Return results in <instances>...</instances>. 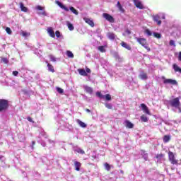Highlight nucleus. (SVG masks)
Returning a JSON list of instances; mask_svg holds the SVG:
<instances>
[{
    "label": "nucleus",
    "mask_w": 181,
    "mask_h": 181,
    "mask_svg": "<svg viewBox=\"0 0 181 181\" xmlns=\"http://www.w3.org/2000/svg\"><path fill=\"white\" fill-rule=\"evenodd\" d=\"M9 107V103L7 100L1 99L0 100V112H5Z\"/></svg>",
    "instance_id": "obj_1"
},
{
    "label": "nucleus",
    "mask_w": 181,
    "mask_h": 181,
    "mask_svg": "<svg viewBox=\"0 0 181 181\" xmlns=\"http://www.w3.org/2000/svg\"><path fill=\"white\" fill-rule=\"evenodd\" d=\"M135 39L136 42L139 43V45H141L143 47L147 49V52H151V48L149 47V45L148 44V42H146V39L141 37H136Z\"/></svg>",
    "instance_id": "obj_2"
},
{
    "label": "nucleus",
    "mask_w": 181,
    "mask_h": 181,
    "mask_svg": "<svg viewBox=\"0 0 181 181\" xmlns=\"http://www.w3.org/2000/svg\"><path fill=\"white\" fill-rule=\"evenodd\" d=\"M164 84H171V86H177V81L175 79H166L165 76H162Z\"/></svg>",
    "instance_id": "obj_3"
},
{
    "label": "nucleus",
    "mask_w": 181,
    "mask_h": 181,
    "mask_svg": "<svg viewBox=\"0 0 181 181\" xmlns=\"http://www.w3.org/2000/svg\"><path fill=\"white\" fill-rule=\"evenodd\" d=\"M168 158L172 165H177V160L175 159V154H173V152L172 151L168 152Z\"/></svg>",
    "instance_id": "obj_4"
},
{
    "label": "nucleus",
    "mask_w": 181,
    "mask_h": 181,
    "mask_svg": "<svg viewBox=\"0 0 181 181\" xmlns=\"http://www.w3.org/2000/svg\"><path fill=\"white\" fill-rule=\"evenodd\" d=\"M96 95L97 97H99V98L106 100V101H110L111 100V95L110 94L103 95L101 94V92H96Z\"/></svg>",
    "instance_id": "obj_5"
},
{
    "label": "nucleus",
    "mask_w": 181,
    "mask_h": 181,
    "mask_svg": "<svg viewBox=\"0 0 181 181\" xmlns=\"http://www.w3.org/2000/svg\"><path fill=\"white\" fill-rule=\"evenodd\" d=\"M170 104L171 107H175L177 108L179 105H180V100H179V98H176L170 101Z\"/></svg>",
    "instance_id": "obj_6"
},
{
    "label": "nucleus",
    "mask_w": 181,
    "mask_h": 181,
    "mask_svg": "<svg viewBox=\"0 0 181 181\" xmlns=\"http://www.w3.org/2000/svg\"><path fill=\"white\" fill-rule=\"evenodd\" d=\"M140 107L144 114H146V115H151V111H149V108L146 105H145V103H141Z\"/></svg>",
    "instance_id": "obj_7"
},
{
    "label": "nucleus",
    "mask_w": 181,
    "mask_h": 181,
    "mask_svg": "<svg viewBox=\"0 0 181 181\" xmlns=\"http://www.w3.org/2000/svg\"><path fill=\"white\" fill-rule=\"evenodd\" d=\"M103 18H105V19H106V21H108V22H110V23H114L115 22V19L114 17H112V16L107 13H104L103 14Z\"/></svg>",
    "instance_id": "obj_8"
},
{
    "label": "nucleus",
    "mask_w": 181,
    "mask_h": 181,
    "mask_svg": "<svg viewBox=\"0 0 181 181\" xmlns=\"http://www.w3.org/2000/svg\"><path fill=\"white\" fill-rule=\"evenodd\" d=\"M133 2L136 8H138L139 9H145V7L144 6V4H142L141 0H133Z\"/></svg>",
    "instance_id": "obj_9"
},
{
    "label": "nucleus",
    "mask_w": 181,
    "mask_h": 181,
    "mask_svg": "<svg viewBox=\"0 0 181 181\" xmlns=\"http://www.w3.org/2000/svg\"><path fill=\"white\" fill-rule=\"evenodd\" d=\"M19 73H20V76L22 77L23 78H25L26 81V73H28V69L25 67H22L21 69H19Z\"/></svg>",
    "instance_id": "obj_10"
},
{
    "label": "nucleus",
    "mask_w": 181,
    "mask_h": 181,
    "mask_svg": "<svg viewBox=\"0 0 181 181\" xmlns=\"http://www.w3.org/2000/svg\"><path fill=\"white\" fill-rule=\"evenodd\" d=\"M139 78L143 81L148 80V74L145 73L144 71H140Z\"/></svg>",
    "instance_id": "obj_11"
},
{
    "label": "nucleus",
    "mask_w": 181,
    "mask_h": 181,
    "mask_svg": "<svg viewBox=\"0 0 181 181\" xmlns=\"http://www.w3.org/2000/svg\"><path fill=\"white\" fill-rule=\"evenodd\" d=\"M57 5H58V6H59V8H61V9H64V11H65V12H69V9L63 4V3L57 1H56Z\"/></svg>",
    "instance_id": "obj_12"
},
{
    "label": "nucleus",
    "mask_w": 181,
    "mask_h": 181,
    "mask_svg": "<svg viewBox=\"0 0 181 181\" xmlns=\"http://www.w3.org/2000/svg\"><path fill=\"white\" fill-rule=\"evenodd\" d=\"M57 5H58V6H59V8H61V9H64V11H65V12H69V9L63 4V3L57 1H56Z\"/></svg>",
    "instance_id": "obj_13"
},
{
    "label": "nucleus",
    "mask_w": 181,
    "mask_h": 181,
    "mask_svg": "<svg viewBox=\"0 0 181 181\" xmlns=\"http://www.w3.org/2000/svg\"><path fill=\"white\" fill-rule=\"evenodd\" d=\"M83 21L86 22V23H88V25L91 26V28H94V21H93V20H91L87 17H84Z\"/></svg>",
    "instance_id": "obj_14"
},
{
    "label": "nucleus",
    "mask_w": 181,
    "mask_h": 181,
    "mask_svg": "<svg viewBox=\"0 0 181 181\" xmlns=\"http://www.w3.org/2000/svg\"><path fill=\"white\" fill-rule=\"evenodd\" d=\"M83 89L85 90L86 93H87L88 94H90L91 95V94H93V88L87 86V85H84L83 86Z\"/></svg>",
    "instance_id": "obj_15"
},
{
    "label": "nucleus",
    "mask_w": 181,
    "mask_h": 181,
    "mask_svg": "<svg viewBox=\"0 0 181 181\" xmlns=\"http://www.w3.org/2000/svg\"><path fill=\"white\" fill-rule=\"evenodd\" d=\"M74 152H76L77 153H81V155H84V153H86L84 150L81 149V148H79L78 146H74Z\"/></svg>",
    "instance_id": "obj_16"
},
{
    "label": "nucleus",
    "mask_w": 181,
    "mask_h": 181,
    "mask_svg": "<svg viewBox=\"0 0 181 181\" xmlns=\"http://www.w3.org/2000/svg\"><path fill=\"white\" fill-rule=\"evenodd\" d=\"M47 30L48 35H49L51 37H53V38L56 37V35H54V31L53 30V29H52L51 27L48 28L47 29Z\"/></svg>",
    "instance_id": "obj_17"
},
{
    "label": "nucleus",
    "mask_w": 181,
    "mask_h": 181,
    "mask_svg": "<svg viewBox=\"0 0 181 181\" xmlns=\"http://www.w3.org/2000/svg\"><path fill=\"white\" fill-rule=\"evenodd\" d=\"M74 165L75 166V170H76L77 172H80V168H81V163L78 161H75L74 163Z\"/></svg>",
    "instance_id": "obj_18"
},
{
    "label": "nucleus",
    "mask_w": 181,
    "mask_h": 181,
    "mask_svg": "<svg viewBox=\"0 0 181 181\" xmlns=\"http://www.w3.org/2000/svg\"><path fill=\"white\" fill-rule=\"evenodd\" d=\"M76 122L81 128H87V124L84 123L83 121L78 119H76Z\"/></svg>",
    "instance_id": "obj_19"
},
{
    "label": "nucleus",
    "mask_w": 181,
    "mask_h": 181,
    "mask_svg": "<svg viewBox=\"0 0 181 181\" xmlns=\"http://www.w3.org/2000/svg\"><path fill=\"white\" fill-rule=\"evenodd\" d=\"M124 125L126 128L132 129L134 128V124H132L129 120H125L124 121Z\"/></svg>",
    "instance_id": "obj_20"
},
{
    "label": "nucleus",
    "mask_w": 181,
    "mask_h": 181,
    "mask_svg": "<svg viewBox=\"0 0 181 181\" xmlns=\"http://www.w3.org/2000/svg\"><path fill=\"white\" fill-rule=\"evenodd\" d=\"M173 69L175 71V73H180L181 74V68L177 66V64H174L173 65Z\"/></svg>",
    "instance_id": "obj_21"
},
{
    "label": "nucleus",
    "mask_w": 181,
    "mask_h": 181,
    "mask_svg": "<svg viewBox=\"0 0 181 181\" xmlns=\"http://www.w3.org/2000/svg\"><path fill=\"white\" fill-rule=\"evenodd\" d=\"M78 72L79 73L80 76H83V77L88 76V74H87L86 70H84L83 69H78Z\"/></svg>",
    "instance_id": "obj_22"
},
{
    "label": "nucleus",
    "mask_w": 181,
    "mask_h": 181,
    "mask_svg": "<svg viewBox=\"0 0 181 181\" xmlns=\"http://www.w3.org/2000/svg\"><path fill=\"white\" fill-rule=\"evenodd\" d=\"M107 36L108 39H110V40H115V37H117V35H115V34H114V33H108L107 34Z\"/></svg>",
    "instance_id": "obj_23"
},
{
    "label": "nucleus",
    "mask_w": 181,
    "mask_h": 181,
    "mask_svg": "<svg viewBox=\"0 0 181 181\" xmlns=\"http://www.w3.org/2000/svg\"><path fill=\"white\" fill-rule=\"evenodd\" d=\"M19 5L22 12H28V8H26L22 2H20Z\"/></svg>",
    "instance_id": "obj_24"
},
{
    "label": "nucleus",
    "mask_w": 181,
    "mask_h": 181,
    "mask_svg": "<svg viewBox=\"0 0 181 181\" xmlns=\"http://www.w3.org/2000/svg\"><path fill=\"white\" fill-rule=\"evenodd\" d=\"M164 144H168L170 141V135H165L163 138Z\"/></svg>",
    "instance_id": "obj_25"
},
{
    "label": "nucleus",
    "mask_w": 181,
    "mask_h": 181,
    "mask_svg": "<svg viewBox=\"0 0 181 181\" xmlns=\"http://www.w3.org/2000/svg\"><path fill=\"white\" fill-rule=\"evenodd\" d=\"M121 45L122 46V47H124V49H127V50H131V46L127 44L125 42H122Z\"/></svg>",
    "instance_id": "obj_26"
},
{
    "label": "nucleus",
    "mask_w": 181,
    "mask_h": 181,
    "mask_svg": "<svg viewBox=\"0 0 181 181\" xmlns=\"http://www.w3.org/2000/svg\"><path fill=\"white\" fill-rule=\"evenodd\" d=\"M66 26L69 30H74V26L71 23L70 21H66Z\"/></svg>",
    "instance_id": "obj_27"
},
{
    "label": "nucleus",
    "mask_w": 181,
    "mask_h": 181,
    "mask_svg": "<svg viewBox=\"0 0 181 181\" xmlns=\"http://www.w3.org/2000/svg\"><path fill=\"white\" fill-rule=\"evenodd\" d=\"M117 7L118 8L119 11H120V12L124 13L125 10H124V8H122V6L121 5V3H119V1L117 2Z\"/></svg>",
    "instance_id": "obj_28"
},
{
    "label": "nucleus",
    "mask_w": 181,
    "mask_h": 181,
    "mask_svg": "<svg viewBox=\"0 0 181 181\" xmlns=\"http://www.w3.org/2000/svg\"><path fill=\"white\" fill-rule=\"evenodd\" d=\"M140 119L142 122H148V118L145 115H143L141 116Z\"/></svg>",
    "instance_id": "obj_29"
},
{
    "label": "nucleus",
    "mask_w": 181,
    "mask_h": 181,
    "mask_svg": "<svg viewBox=\"0 0 181 181\" xmlns=\"http://www.w3.org/2000/svg\"><path fill=\"white\" fill-rule=\"evenodd\" d=\"M152 18L154 22H156L157 25H159V15L153 16Z\"/></svg>",
    "instance_id": "obj_30"
},
{
    "label": "nucleus",
    "mask_w": 181,
    "mask_h": 181,
    "mask_svg": "<svg viewBox=\"0 0 181 181\" xmlns=\"http://www.w3.org/2000/svg\"><path fill=\"white\" fill-rule=\"evenodd\" d=\"M66 56L69 59H74V54L71 51H66Z\"/></svg>",
    "instance_id": "obj_31"
},
{
    "label": "nucleus",
    "mask_w": 181,
    "mask_h": 181,
    "mask_svg": "<svg viewBox=\"0 0 181 181\" xmlns=\"http://www.w3.org/2000/svg\"><path fill=\"white\" fill-rule=\"evenodd\" d=\"M47 68L49 71H51L52 73H54V67H53L52 64L47 63Z\"/></svg>",
    "instance_id": "obj_32"
},
{
    "label": "nucleus",
    "mask_w": 181,
    "mask_h": 181,
    "mask_svg": "<svg viewBox=\"0 0 181 181\" xmlns=\"http://www.w3.org/2000/svg\"><path fill=\"white\" fill-rule=\"evenodd\" d=\"M69 11L74 13V15H78V11H77V10H76L73 6L69 7Z\"/></svg>",
    "instance_id": "obj_33"
},
{
    "label": "nucleus",
    "mask_w": 181,
    "mask_h": 181,
    "mask_svg": "<svg viewBox=\"0 0 181 181\" xmlns=\"http://www.w3.org/2000/svg\"><path fill=\"white\" fill-rule=\"evenodd\" d=\"M141 155L145 160H148V153L144 151H141Z\"/></svg>",
    "instance_id": "obj_34"
},
{
    "label": "nucleus",
    "mask_w": 181,
    "mask_h": 181,
    "mask_svg": "<svg viewBox=\"0 0 181 181\" xmlns=\"http://www.w3.org/2000/svg\"><path fill=\"white\" fill-rule=\"evenodd\" d=\"M98 49L99 52H101V53H105V46H99Z\"/></svg>",
    "instance_id": "obj_35"
},
{
    "label": "nucleus",
    "mask_w": 181,
    "mask_h": 181,
    "mask_svg": "<svg viewBox=\"0 0 181 181\" xmlns=\"http://www.w3.org/2000/svg\"><path fill=\"white\" fill-rule=\"evenodd\" d=\"M21 35H22V36H23V37H28L30 36V33H28L26 31H23L21 33Z\"/></svg>",
    "instance_id": "obj_36"
},
{
    "label": "nucleus",
    "mask_w": 181,
    "mask_h": 181,
    "mask_svg": "<svg viewBox=\"0 0 181 181\" xmlns=\"http://www.w3.org/2000/svg\"><path fill=\"white\" fill-rule=\"evenodd\" d=\"M1 62L4 63V64H8V63H9V59H8V58L2 57Z\"/></svg>",
    "instance_id": "obj_37"
},
{
    "label": "nucleus",
    "mask_w": 181,
    "mask_h": 181,
    "mask_svg": "<svg viewBox=\"0 0 181 181\" xmlns=\"http://www.w3.org/2000/svg\"><path fill=\"white\" fill-rule=\"evenodd\" d=\"M170 46H173V47H176V43L175 42V40H171L169 42Z\"/></svg>",
    "instance_id": "obj_38"
},
{
    "label": "nucleus",
    "mask_w": 181,
    "mask_h": 181,
    "mask_svg": "<svg viewBox=\"0 0 181 181\" xmlns=\"http://www.w3.org/2000/svg\"><path fill=\"white\" fill-rule=\"evenodd\" d=\"M6 32L8 35H12V30H11V28L9 27L6 28Z\"/></svg>",
    "instance_id": "obj_39"
},
{
    "label": "nucleus",
    "mask_w": 181,
    "mask_h": 181,
    "mask_svg": "<svg viewBox=\"0 0 181 181\" xmlns=\"http://www.w3.org/2000/svg\"><path fill=\"white\" fill-rule=\"evenodd\" d=\"M105 105L108 110H112V105L111 103H105Z\"/></svg>",
    "instance_id": "obj_40"
},
{
    "label": "nucleus",
    "mask_w": 181,
    "mask_h": 181,
    "mask_svg": "<svg viewBox=\"0 0 181 181\" xmlns=\"http://www.w3.org/2000/svg\"><path fill=\"white\" fill-rule=\"evenodd\" d=\"M105 168L106 170H111V166H110V164L108 163H105Z\"/></svg>",
    "instance_id": "obj_41"
},
{
    "label": "nucleus",
    "mask_w": 181,
    "mask_h": 181,
    "mask_svg": "<svg viewBox=\"0 0 181 181\" xmlns=\"http://www.w3.org/2000/svg\"><path fill=\"white\" fill-rule=\"evenodd\" d=\"M57 91L59 94H63V93H64V90L62 88H59V87L57 88Z\"/></svg>",
    "instance_id": "obj_42"
},
{
    "label": "nucleus",
    "mask_w": 181,
    "mask_h": 181,
    "mask_svg": "<svg viewBox=\"0 0 181 181\" xmlns=\"http://www.w3.org/2000/svg\"><path fill=\"white\" fill-rule=\"evenodd\" d=\"M159 18H160V19H163V22H165V13H160Z\"/></svg>",
    "instance_id": "obj_43"
},
{
    "label": "nucleus",
    "mask_w": 181,
    "mask_h": 181,
    "mask_svg": "<svg viewBox=\"0 0 181 181\" xmlns=\"http://www.w3.org/2000/svg\"><path fill=\"white\" fill-rule=\"evenodd\" d=\"M49 58L50 59L51 62H56V57L53 55H49Z\"/></svg>",
    "instance_id": "obj_44"
},
{
    "label": "nucleus",
    "mask_w": 181,
    "mask_h": 181,
    "mask_svg": "<svg viewBox=\"0 0 181 181\" xmlns=\"http://www.w3.org/2000/svg\"><path fill=\"white\" fill-rule=\"evenodd\" d=\"M55 36L57 37H62V34L60 33V31H56L55 32Z\"/></svg>",
    "instance_id": "obj_45"
},
{
    "label": "nucleus",
    "mask_w": 181,
    "mask_h": 181,
    "mask_svg": "<svg viewBox=\"0 0 181 181\" xmlns=\"http://www.w3.org/2000/svg\"><path fill=\"white\" fill-rule=\"evenodd\" d=\"M145 32L148 36H152V32H151V30L147 29L145 30Z\"/></svg>",
    "instance_id": "obj_46"
},
{
    "label": "nucleus",
    "mask_w": 181,
    "mask_h": 181,
    "mask_svg": "<svg viewBox=\"0 0 181 181\" xmlns=\"http://www.w3.org/2000/svg\"><path fill=\"white\" fill-rule=\"evenodd\" d=\"M35 9L37 11H43V7H42L41 6H35Z\"/></svg>",
    "instance_id": "obj_47"
},
{
    "label": "nucleus",
    "mask_w": 181,
    "mask_h": 181,
    "mask_svg": "<svg viewBox=\"0 0 181 181\" xmlns=\"http://www.w3.org/2000/svg\"><path fill=\"white\" fill-rule=\"evenodd\" d=\"M18 74H19V71H13V76H14L15 77H18Z\"/></svg>",
    "instance_id": "obj_48"
},
{
    "label": "nucleus",
    "mask_w": 181,
    "mask_h": 181,
    "mask_svg": "<svg viewBox=\"0 0 181 181\" xmlns=\"http://www.w3.org/2000/svg\"><path fill=\"white\" fill-rule=\"evenodd\" d=\"M115 57H116V59H117V60H119V59H121V57H119V54H118V53L115 52L114 54Z\"/></svg>",
    "instance_id": "obj_49"
},
{
    "label": "nucleus",
    "mask_w": 181,
    "mask_h": 181,
    "mask_svg": "<svg viewBox=\"0 0 181 181\" xmlns=\"http://www.w3.org/2000/svg\"><path fill=\"white\" fill-rule=\"evenodd\" d=\"M37 142H39V144H41V145H42V146H43V147H45V146H46V143H45V141H37Z\"/></svg>",
    "instance_id": "obj_50"
},
{
    "label": "nucleus",
    "mask_w": 181,
    "mask_h": 181,
    "mask_svg": "<svg viewBox=\"0 0 181 181\" xmlns=\"http://www.w3.org/2000/svg\"><path fill=\"white\" fill-rule=\"evenodd\" d=\"M153 36H154V37H156L157 39H159V33H153Z\"/></svg>",
    "instance_id": "obj_51"
},
{
    "label": "nucleus",
    "mask_w": 181,
    "mask_h": 181,
    "mask_svg": "<svg viewBox=\"0 0 181 181\" xmlns=\"http://www.w3.org/2000/svg\"><path fill=\"white\" fill-rule=\"evenodd\" d=\"M35 144H36V141H32V145L30 146L32 151H33V149H34L33 146H35Z\"/></svg>",
    "instance_id": "obj_52"
},
{
    "label": "nucleus",
    "mask_w": 181,
    "mask_h": 181,
    "mask_svg": "<svg viewBox=\"0 0 181 181\" xmlns=\"http://www.w3.org/2000/svg\"><path fill=\"white\" fill-rule=\"evenodd\" d=\"M40 136H43L44 138H47L46 133L45 132H41L40 134Z\"/></svg>",
    "instance_id": "obj_53"
},
{
    "label": "nucleus",
    "mask_w": 181,
    "mask_h": 181,
    "mask_svg": "<svg viewBox=\"0 0 181 181\" xmlns=\"http://www.w3.org/2000/svg\"><path fill=\"white\" fill-rule=\"evenodd\" d=\"M28 78V79H25L26 81H28H28H33V78H32V77H28V78Z\"/></svg>",
    "instance_id": "obj_54"
},
{
    "label": "nucleus",
    "mask_w": 181,
    "mask_h": 181,
    "mask_svg": "<svg viewBox=\"0 0 181 181\" xmlns=\"http://www.w3.org/2000/svg\"><path fill=\"white\" fill-rule=\"evenodd\" d=\"M48 142L49 144H51L52 146H54V141H52V140H48Z\"/></svg>",
    "instance_id": "obj_55"
},
{
    "label": "nucleus",
    "mask_w": 181,
    "mask_h": 181,
    "mask_svg": "<svg viewBox=\"0 0 181 181\" xmlns=\"http://www.w3.org/2000/svg\"><path fill=\"white\" fill-rule=\"evenodd\" d=\"M27 119H28V121H29V122H33V119H31L30 117H27Z\"/></svg>",
    "instance_id": "obj_56"
},
{
    "label": "nucleus",
    "mask_w": 181,
    "mask_h": 181,
    "mask_svg": "<svg viewBox=\"0 0 181 181\" xmlns=\"http://www.w3.org/2000/svg\"><path fill=\"white\" fill-rule=\"evenodd\" d=\"M178 60H180V62H181V52H179Z\"/></svg>",
    "instance_id": "obj_57"
},
{
    "label": "nucleus",
    "mask_w": 181,
    "mask_h": 181,
    "mask_svg": "<svg viewBox=\"0 0 181 181\" xmlns=\"http://www.w3.org/2000/svg\"><path fill=\"white\" fill-rule=\"evenodd\" d=\"M39 15L46 16V11H42V13H38Z\"/></svg>",
    "instance_id": "obj_58"
},
{
    "label": "nucleus",
    "mask_w": 181,
    "mask_h": 181,
    "mask_svg": "<svg viewBox=\"0 0 181 181\" xmlns=\"http://www.w3.org/2000/svg\"><path fill=\"white\" fill-rule=\"evenodd\" d=\"M86 71V73H91V69L89 68H87Z\"/></svg>",
    "instance_id": "obj_59"
},
{
    "label": "nucleus",
    "mask_w": 181,
    "mask_h": 181,
    "mask_svg": "<svg viewBox=\"0 0 181 181\" xmlns=\"http://www.w3.org/2000/svg\"><path fill=\"white\" fill-rule=\"evenodd\" d=\"M86 112H91V110H90V109H86Z\"/></svg>",
    "instance_id": "obj_60"
},
{
    "label": "nucleus",
    "mask_w": 181,
    "mask_h": 181,
    "mask_svg": "<svg viewBox=\"0 0 181 181\" xmlns=\"http://www.w3.org/2000/svg\"><path fill=\"white\" fill-rule=\"evenodd\" d=\"M126 32L127 33H128V35H131V31H129V30H127Z\"/></svg>",
    "instance_id": "obj_61"
},
{
    "label": "nucleus",
    "mask_w": 181,
    "mask_h": 181,
    "mask_svg": "<svg viewBox=\"0 0 181 181\" xmlns=\"http://www.w3.org/2000/svg\"><path fill=\"white\" fill-rule=\"evenodd\" d=\"M1 159H4V156H0V160Z\"/></svg>",
    "instance_id": "obj_62"
},
{
    "label": "nucleus",
    "mask_w": 181,
    "mask_h": 181,
    "mask_svg": "<svg viewBox=\"0 0 181 181\" xmlns=\"http://www.w3.org/2000/svg\"><path fill=\"white\" fill-rule=\"evenodd\" d=\"M163 156L162 154H159V158H162Z\"/></svg>",
    "instance_id": "obj_63"
},
{
    "label": "nucleus",
    "mask_w": 181,
    "mask_h": 181,
    "mask_svg": "<svg viewBox=\"0 0 181 181\" xmlns=\"http://www.w3.org/2000/svg\"><path fill=\"white\" fill-rule=\"evenodd\" d=\"M179 112H181V109L180 108H179Z\"/></svg>",
    "instance_id": "obj_64"
}]
</instances>
